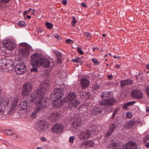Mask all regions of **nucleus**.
<instances>
[{"label": "nucleus", "mask_w": 149, "mask_h": 149, "mask_svg": "<svg viewBox=\"0 0 149 149\" xmlns=\"http://www.w3.org/2000/svg\"><path fill=\"white\" fill-rule=\"evenodd\" d=\"M42 65L45 68L56 66L53 62L49 61L43 54L38 53V67Z\"/></svg>", "instance_id": "nucleus-1"}, {"label": "nucleus", "mask_w": 149, "mask_h": 149, "mask_svg": "<svg viewBox=\"0 0 149 149\" xmlns=\"http://www.w3.org/2000/svg\"><path fill=\"white\" fill-rule=\"evenodd\" d=\"M65 92L63 88H56L52 91L50 95V100L55 102L58 101L64 95Z\"/></svg>", "instance_id": "nucleus-2"}, {"label": "nucleus", "mask_w": 149, "mask_h": 149, "mask_svg": "<svg viewBox=\"0 0 149 149\" xmlns=\"http://www.w3.org/2000/svg\"><path fill=\"white\" fill-rule=\"evenodd\" d=\"M41 86L40 87V89L39 88L38 89V96L39 95L40 93V91L41 92L42 94L40 96V97H39L38 99L39 98V100H38V112L39 111L42 109L44 108L45 107V103L46 102V99L45 97H43L44 93L42 92H43L45 88H44L43 89L41 88Z\"/></svg>", "instance_id": "nucleus-3"}, {"label": "nucleus", "mask_w": 149, "mask_h": 149, "mask_svg": "<svg viewBox=\"0 0 149 149\" xmlns=\"http://www.w3.org/2000/svg\"><path fill=\"white\" fill-rule=\"evenodd\" d=\"M19 46L20 48L21 54L23 57H26L29 54V51L31 48V47L29 45L22 43L19 45Z\"/></svg>", "instance_id": "nucleus-4"}, {"label": "nucleus", "mask_w": 149, "mask_h": 149, "mask_svg": "<svg viewBox=\"0 0 149 149\" xmlns=\"http://www.w3.org/2000/svg\"><path fill=\"white\" fill-rule=\"evenodd\" d=\"M27 70V67L23 62L18 63L15 66L14 70L18 74H22Z\"/></svg>", "instance_id": "nucleus-5"}, {"label": "nucleus", "mask_w": 149, "mask_h": 149, "mask_svg": "<svg viewBox=\"0 0 149 149\" xmlns=\"http://www.w3.org/2000/svg\"><path fill=\"white\" fill-rule=\"evenodd\" d=\"M116 100L114 98H107L104 100H102L100 101L99 103L100 106L107 107V108L112 106L115 103Z\"/></svg>", "instance_id": "nucleus-6"}, {"label": "nucleus", "mask_w": 149, "mask_h": 149, "mask_svg": "<svg viewBox=\"0 0 149 149\" xmlns=\"http://www.w3.org/2000/svg\"><path fill=\"white\" fill-rule=\"evenodd\" d=\"M37 52L34 53L31 57V64L33 67L31 69V72H37Z\"/></svg>", "instance_id": "nucleus-7"}, {"label": "nucleus", "mask_w": 149, "mask_h": 149, "mask_svg": "<svg viewBox=\"0 0 149 149\" xmlns=\"http://www.w3.org/2000/svg\"><path fill=\"white\" fill-rule=\"evenodd\" d=\"M32 85L29 82H26L23 85L22 90V95L27 96L32 89Z\"/></svg>", "instance_id": "nucleus-8"}, {"label": "nucleus", "mask_w": 149, "mask_h": 149, "mask_svg": "<svg viewBox=\"0 0 149 149\" xmlns=\"http://www.w3.org/2000/svg\"><path fill=\"white\" fill-rule=\"evenodd\" d=\"M77 97L76 94L74 92H70L68 93L66 97L64 98L65 102L68 103V102L79 100L76 99Z\"/></svg>", "instance_id": "nucleus-9"}, {"label": "nucleus", "mask_w": 149, "mask_h": 149, "mask_svg": "<svg viewBox=\"0 0 149 149\" xmlns=\"http://www.w3.org/2000/svg\"><path fill=\"white\" fill-rule=\"evenodd\" d=\"M3 44L7 49L9 50L14 49L15 47V45L12 41L10 40H4L3 42Z\"/></svg>", "instance_id": "nucleus-10"}, {"label": "nucleus", "mask_w": 149, "mask_h": 149, "mask_svg": "<svg viewBox=\"0 0 149 149\" xmlns=\"http://www.w3.org/2000/svg\"><path fill=\"white\" fill-rule=\"evenodd\" d=\"M131 95L133 97L138 99H141L143 97V93L138 89L133 90L131 93Z\"/></svg>", "instance_id": "nucleus-11"}, {"label": "nucleus", "mask_w": 149, "mask_h": 149, "mask_svg": "<svg viewBox=\"0 0 149 149\" xmlns=\"http://www.w3.org/2000/svg\"><path fill=\"white\" fill-rule=\"evenodd\" d=\"M39 127H38V131L40 132L45 131L47 127V122L44 120H40L38 122Z\"/></svg>", "instance_id": "nucleus-12"}, {"label": "nucleus", "mask_w": 149, "mask_h": 149, "mask_svg": "<svg viewBox=\"0 0 149 149\" xmlns=\"http://www.w3.org/2000/svg\"><path fill=\"white\" fill-rule=\"evenodd\" d=\"M116 123H111L109 127L108 130L106 132V134L105 137H109L113 132L116 129Z\"/></svg>", "instance_id": "nucleus-13"}, {"label": "nucleus", "mask_w": 149, "mask_h": 149, "mask_svg": "<svg viewBox=\"0 0 149 149\" xmlns=\"http://www.w3.org/2000/svg\"><path fill=\"white\" fill-rule=\"evenodd\" d=\"M63 127L62 125L60 124H57L54 125L52 128V130L53 132L55 133L62 132L63 131Z\"/></svg>", "instance_id": "nucleus-14"}, {"label": "nucleus", "mask_w": 149, "mask_h": 149, "mask_svg": "<svg viewBox=\"0 0 149 149\" xmlns=\"http://www.w3.org/2000/svg\"><path fill=\"white\" fill-rule=\"evenodd\" d=\"M70 102V103L68 104L67 107H66L67 109L69 111L75 109L78 106V105L80 103L79 100H76L75 101Z\"/></svg>", "instance_id": "nucleus-15"}, {"label": "nucleus", "mask_w": 149, "mask_h": 149, "mask_svg": "<svg viewBox=\"0 0 149 149\" xmlns=\"http://www.w3.org/2000/svg\"><path fill=\"white\" fill-rule=\"evenodd\" d=\"M104 111L102 107L100 106H96L93 108L91 111L92 115H97L101 113Z\"/></svg>", "instance_id": "nucleus-16"}, {"label": "nucleus", "mask_w": 149, "mask_h": 149, "mask_svg": "<svg viewBox=\"0 0 149 149\" xmlns=\"http://www.w3.org/2000/svg\"><path fill=\"white\" fill-rule=\"evenodd\" d=\"M124 149H137V145L135 142L130 141L125 146Z\"/></svg>", "instance_id": "nucleus-17"}, {"label": "nucleus", "mask_w": 149, "mask_h": 149, "mask_svg": "<svg viewBox=\"0 0 149 149\" xmlns=\"http://www.w3.org/2000/svg\"><path fill=\"white\" fill-rule=\"evenodd\" d=\"M137 121L134 119H132L130 121L127 122L124 125V127L125 128L129 129L132 128L135 125Z\"/></svg>", "instance_id": "nucleus-18"}, {"label": "nucleus", "mask_w": 149, "mask_h": 149, "mask_svg": "<svg viewBox=\"0 0 149 149\" xmlns=\"http://www.w3.org/2000/svg\"><path fill=\"white\" fill-rule=\"evenodd\" d=\"M81 124H82V122L81 118L77 117L74 118V121L72 124L73 126H81Z\"/></svg>", "instance_id": "nucleus-19"}, {"label": "nucleus", "mask_w": 149, "mask_h": 149, "mask_svg": "<svg viewBox=\"0 0 149 149\" xmlns=\"http://www.w3.org/2000/svg\"><path fill=\"white\" fill-rule=\"evenodd\" d=\"M31 101L36 103V104H37V90H36L33 91L31 94Z\"/></svg>", "instance_id": "nucleus-20"}, {"label": "nucleus", "mask_w": 149, "mask_h": 149, "mask_svg": "<svg viewBox=\"0 0 149 149\" xmlns=\"http://www.w3.org/2000/svg\"><path fill=\"white\" fill-rule=\"evenodd\" d=\"M93 145V142L91 140H89L82 142L81 144V147H82L84 146V148L85 146L92 147Z\"/></svg>", "instance_id": "nucleus-21"}, {"label": "nucleus", "mask_w": 149, "mask_h": 149, "mask_svg": "<svg viewBox=\"0 0 149 149\" xmlns=\"http://www.w3.org/2000/svg\"><path fill=\"white\" fill-rule=\"evenodd\" d=\"M132 81L130 79H126L120 81V82L121 87H123L129 84H132Z\"/></svg>", "instance_id": "nucleus-22"}, {"label": "nucleus", "mask_w": 149, "mask_h": 149, "mask_svg": "<svg viewBox=\"0 0 149 149\" xmlns=\"http://www.w3.org/2000/svg\"><path fill=\"white\" fill-rule=\"evenodd\" d=\"M81 82L83 88H84L88 87L90 83L89 81L85 78H83L81 79Z\"/></svg>", "instance_id": "nucleus-23"}, {"label": "nucleus", "mask_w": 149, "mask_h": 149, "mask_svg": "<svg viewBox=\"0 0 149 149\" xmlns=\"http://www.w3.org/2000/svg\"><path fill=\"white\" fill-rule=\"evenodd\" d=\"M27 104L25 102H21L18 105V107L19 108V110H24L27 107Z\"/></svg>", "instance_id": "nucleus-24"}, {"label": "nucleus", "mask_w": 149, "mask_h": 149, "mask_svg": "<svg viewBox=\"0 0 149 149\" xmlns=\"http://www.w3.org/2000/svg\"><path fill=\"white\" fill-rule=\"evenodd\" d=\"M66 102H65L64 99V100H61L55 103L54 104V106L56 108H59L63 106L65 103Z\"/></svg>", "instance_id": "nucleus-25"}, {"label": "nucleus", "mask_w": 149, "mask_h": 149, "mask_svg": "<svg viewBox=\"0 0 149 149\" xmlns=\"http://www.w3.org/2000/svg\"><path fill=\"white\" fill-rule=\"evenodd\" d=\"M7 60L4 58H0V66L4 67L7 65Z\"/></svg>", "instance_id": "nucleus-26"}, {"label": "nucleus", "mask_w": 149, "mask_h": 149, "mask_svg": "<svg viewBox=\"0 0 149 149\" xmlns=\"http://www.w3.org/2000/svg\"><path fill=\"white\" fill-rule=\"evenodd\" d=\"M91 134L90 132L87 131L84 133L82 137L84 140L88 139L90 137Z\"/></svg>", "instance_id": "nucleus-27"}, {"label": "nucleus", "mask_w": 149, "mask_h": 149, "mask_svg": "<svg viewBox=\"0 0 149 149\" xmlns=\"http://www.w3.org/2000/svg\"><path fill=\"white\" fill-rule=\"evenodd\" d=\"M31 117L33 119L36 118L37 116V106H36V109L33 111L30 115Z\"/></svg>", "instance_id": "nucleus-28"}, {"label": "nucleus", "mask_w": 149, "mask_h": 149, "mask_svg": "<svg viewBox=\"0 0 149 149\" xmlns=\"http://www.w3.org/2000/svg\"><path fill=\"white\" fill-rule=\"evenodd\" d=\"M111 94L110 92L107 91L104 92L102 93V94L101 95V97L102 98H103L105 97H106L107 98H109V96L111 95Z\"/></svg>", "instance_id": "nucleus-29"}, {"label": "nucleus", "mask_w": 149, "mask_h": 149, "mask_svg": "<svg viewBox=\"0 0 149 149\" xmlns=\"http://www.w3.org/2000/svg\"><path fill=\"white\" fill-rule=\"evenodd\" d=\"M10 100L12 104L13 105H16L19 100V99L17 96H15L13 97H12Z\"/></svg>", "instance_id": "nucleus-30"}, {"label": "nucleus", "mask_w": 149, "mask_h": 149, "mask_svg": "<svg viewBox=\"0 0 149 149\" xmlns=\"http://www.w3.org/2000/svg\"><path fill=\"white\" fill-rule=\"evenodd\" d=\"M80 95H82L81 97L82 98H84L86 99L89 98V95L88 93L84 92V93H81Z\"/></svg>", "instance_id": "nucleus-31"}, {"label": "nucleus", "mask_w": 149, "mask_h": 149, "mask_svg": "<svg viewBox=\"0 0 149 149\" xmlns=\"http://www.w3.org/2000/svg\"><path fill=\"white\" fill-rule=\"evenodd\" d=\"M12 130H6L5 131V133L8 136H11L14 134L13 131H12Z\"/></svg>", "instance_id": "nucleus-32"}, {"label": "nucleus", "mask_w": 149, "mask_h": 149, "mask_svg": "<svg viewBox=\"0 0 149 149\" xmlns=\"http://www.w3.org/2000/svg\"><path fill=\"white\" fill-rule=\"evenodd\" d=\"M135 76L136 78L137 81H141L142 78V76L141 72H139V74H138L136 75Z\"/></svg>", "instance_id": "nucleus-33"}, {"label": "nucleus", "mask_w": 149, "mask_h": 149, "mask_svg": "<svg viewBox=\"0 0 149 149\" xmlns=\"http://www.w3.org/2000/svg\"><path fill=\"white\" fill-rule=\"evenodd\" d=\"M100 85L98 84H96L93 85L92 88L94 90H97L100 89Z\"/></svg>", "instance_id": "nucleus-34"}, {"label": "nucleus", "mask_w": 149, "mask_h": 149, "mask_svg": "<svg viewBox=\"0 0 149 149\" xmlns=\"http://www.w3.org/2000/svg\"><path fill=\"white\" fill-rule=\"evenodd\" d=\"M46 27L49 29H52L53 27L52 24L48 22H47L46 23Z\"/></svg>", "instance_id": "nucleus-35"}, {"label": "nucleus", "mask_w": 149, "mask_h": 149, "mask_svg": "<svg viewBox=\"0 0 149 149\" xmlns=\"http://www.w3.org/2000/svg\"><path fill=\"white\" fill-rule=\"evenodd\" d=\"M118 109H116L113 111L112 116H111V119H113L116 116V114L118 113Z\"/></svg>", "instance_id": "nucleus-36"}, {"label": "nucleus", "mask_w": 149, "mask_h": 149, "mask_svg": "<svg viewBox=\"0 0 149 149\" xmlns=\"http://www.w3.org/2000/svg\"><path fill=\"white\" fill-rule=\"evenodd\" d=\"M19 26L24 27L26 26V24L24 22L20 21L18 24Z\"/></svg>", "instance_id": "nucleus-37"}, {"label": "nucleus", "mask_w": 149, "mask_h": 149, "mask_svg": "<svg viewBox=\"0 0 149 149\" xmlns=\"http://www.w3.org/2000/svg\"><path fill=\"white\" fill-rule=\"evenodd\" d=\"M31 81L33 84H36L37 85V79L36 77H33L31 79Z\"/></svg>", "instance_id": "nucleus-38"}, {"label": "nucleus", "mask_w": 149, "mask_h": 149, "mask_svg": "<svg viewBox=\"0 0 149 149\" xmlns=\"http://www.w3.org/2000/svg\"><path fill=\"white\" fill-rule=\"evenodd\" d=\"M3 104H0V114L3 113L4 112V107H3Z\"/></svg>", "instance_id": "nucleus-39"}, {"label": "nucleus", "mask_w": 149, "mask_h": 149, "mask_svg": "<svg viewBox=\"0 0 149 149\" xmlns=\"http://www.w3.org/2000/svg\"><path fill=\"white\" fill-rule=\"evenodd\" d=\"M136 102V101H132L130 102H127L126 104H127L128 106H129L130 105H132L135 103Z\"/></svg>", "instance_id": "nucleus-40"}, {"label": "nucleus", "mask_w": 149, "mask_h": 149, "mask_svg": "<svg viewBox=\"0 0 149 149\" xmlns=\"http://www.w3.org/2000/svg\"><path fill=\"white\" fill-rule=\"evenodd\" d=\"M65 42L68 44H71L73 43V41L70 39H66L65 40Z\"/></svg>", "instance_id": "nucleus-41"}, {"label": "nucleus", "mask_w": 149, "mask_h": 149, "mask_svg": "<svg viewBox=\"0 0 149 149\" xmlns=\"http://www.w3.org/2000/svg\"><path fill=\"white\" fill-rule=\"evenodd\" d=\"M72 18L73 19V20L72 22V24L73 26H75V24L77 21L74 17H72Z\"/></svg>", "instance_id": "nucleus-42"}, {"label": "nucleus", "mask_w": 149, "mask_h": 149, "mask_svg": "<svg viewBox=\"0 0 149 149\" xmlns=\"http://www.w3.org/2000/svg\"><path fill=\"white\" fill-rule=\"evenodd\" d=\"M92 61L94 63L95 65H98L99 64V63L98 61L96 59L93 58Z\"/></svg>", "instance_id": "nucleus-43"}, {"label": "nucleus", "mask_w": 149, "mask_h": 149, "mask_svg": "<svg viewBox=\"0 0 149 149\" xmlns=\"http://www.w3.org/2000/svg\"><path fill=\"white\" fill-rule=\"evenodd\" d=\"M55 53L56 57H61L62 56V54L60 52H55Z\"/></svg>", "instance_id": "nucleus-44"}, {"label": "nucleus", "mask_w": 149, "mask_h": 149, "mask_svg": "<svg viewBox=\"0 0 149 149\" xmlns=\"http://www.w3.org/2000/svg\"><path fill=\"white\" fill-rule=\"evenodd\" d=\"M74 136H71L70 137L69 139V141L71 143H73L74 142Z\"/></svg>", "instance_id": "nucleus-45"}, {"label": "nucleus", "mask_w": 149, "mask_h": 149, "mask_svg": "<svg viewBox=\"0 0 149 149\" xmlns=\"http://www.w3.org/2000/svg\"><path fill=\"white\" fill-rule=\"evenodd\" d=\"M84 34L85 36H86L87 37H90L89 38H88V40L90 39V37H91V33H88V32H85L84 33Z\"/></svg>", "instance_id": "nucleus-46"}, {"label": "nucleus", "mask_w": 149, "mask_h": 149, "mask_svg": "<svg viewBox=\"0 0 149 149\" xmlns=\"http://www.w3.org/2000/svg\"><path fill=\"white\" fill-rule=\"evenodd\" d=\"M32 10V9L31 8H30L29 10H26L24 12V13H23V14L24 15H26L27 14L29 13L30 11H31Z\"/></svg>", "instance_id": "nucleus-47"}, {"label": "nucleus", "mask_w": 149, "mask_h": 149, "mask_svg": "<svg viewBox=\"0 0 149 149\" xmlns=\"http://www.w3.org/2000/svg\"><path fill=\"white\" fill-rule=\"evenodd\" d=\"M54 36L56 39L58 40H60L61 39V37L59 35L57 34H54Z\"/></svg>", "instance_id": "nucleus-48"}, {"label": "nucleus", "mask_w": 149, "mask_h": 149, "mask_svg": "<svg viewBox=\"0 0 149 149\" xmlns=\"http://www.w3.org/2000/svg\"><path fill=\"white\" fill-rule=\"evenodd\" d=\"M77 51L79 53L81 54H83L84 52L82 51L81 49L79 48H78L77 49Z\"/></svg>", "instance_id": "nucleus-49"}, {"label": "nucleus", "mask_w": 149, "mask_h": 149, "mask_svg": "<svg viewBox=\"0 0 149 149\" xmlns=\"http://www.w3.org/2000/svg\"><path fill=\"white\" fill-rule=\"evenodd\" d=\"M56 58L57 59V61L56 62L61 63L62 61V58L60 57H56Z\"/></svg>", "instance_id": "nucleus-50"}, {"label": "nucleus", "mask_w": 149, "mask_h": 149, "mask_svg": "<svg viewBox=\"0 0 149 149\" xmlns=\"http://www.w3.org/2000/svg\"><path fill=\"white\" fill-rule=\"evenodd\" d=\"M127 117L129 118H131L132 117V115L130 113H127Z\"/></svg>", "instance_id": "nucleus-51"}, {"label": "nucleus", "mask_w": 149, "mask_h": 149, "mask_svg": "<svg viewBox=\"0 0 149 149\" xmlns=\"http://www.w3.org/2000/svg\"><path fill=\"white\" fill-rule=\"evenodd\" d=\"M11 0H1V1H0L1 2L5 3L9 2Z\"/></svg>", "instance_id": "nucleus-52"}, {"label": "nucleus", "mask_w": 149, "mask_h": 149, "mask_svg": "<svg viewBox=\"0 0 149 149\" xmlns=\"http://www.w3.org/2000/svg\"><path fill=\"white\" fill-rule=\"evenodd\" d=\"M51 115H52V117L53 118H55V116H57V113L56 112H55V113H51Z\"/></svg>", "instance_id": "nucleus-53"}, {"label": "nucleus", "mask_w": 149, "mask_h": 149, "mask_svg": "<svg viewBox=\"0 0 149 149\" xmlns=\"http://www.w3.org/2000/svg\"><path fill=\"white\" fill-rule=\"evenodd\" d=\"M146 91L147 95L149 97V86L146 87Z\"/></svg>", "instance_id": "nucleus-54"}, {"label": "nucleus", "mask_w": 149, "mask_h": 149, "mask_svg": "<svg viewBox=\"0 0 149 149\" xmlns=\"http://www.w3.org/2000/svg\"><path fill=\"white\" fill-rule=\"evenodd\" d=\"M78 59H78H72L71 61L72 62H76L77 63H78V62H79V61L78 60Z\"/></svg>", "instance_id": "nucleus-55"}, {"label": "nucleus", "mask_w": 149, "mask_h": 149, "mask_svg": "<svg viewBox=\"0 0 149 149\" xmlns=\"http://www.w3.org/2000/svg\"><path fill=\"white\" fill-rule=\"evenodd\" d=\"M107 76L110 80L111 79L113 78V76L111 75H107Z\"/></svg>", "instance_id": "nucleus-56"}, {"label": "nucleus", "mask_w": 149, "mask_h": 149, "mask_svg": "<svg viewBox=\"0 0 149 149\" xmlns=\"http://www.w3.org/2000/svg\"><path fill=\"white\" fill-rule=\"evenodd\" d=\"M127 104L125 103L123 106V109H128V108L127 107L128 106L127 105Z\"/></svg>", "instance_id": "nucleus-57"}, {"label": "nucleus", "mask_w": 149, "mask_h": 149, "mask_svg": "<svg viewBox=\"0 0 149 149\" xmlns=\"http://www.w3.org/2000/svg\"><path fill=\"white\" fill-rule=\"evenodd\" d=\"M41 140L42 141H45L47 140V139L44 137H41L40 138Z\"/></svg>", "instance_id": "nucleus-58"}, {"label": "nucleus", "mask_w": 149, "mask_h": 149, "mask_svg": "<svg viewBox=\"0 0 149 149\" xmlns=\"http://www.w3.org/2000/svg\"><path fill=\"white\" fill-rule=\"evenodd\" d=\"M62 3L64 5H66L67 3V1L66 0H63L62 1Z\"/></svg>", "instance_id": "nucleus-59"}, {"label": "nucleus", "mask_w": 149, "mask_h": 149, "mask_svg": "<svg viewBox=\"0 0 149 149\" xmlns=\"http://www.w3.org/2000/svg\"><path fill=\"white\" fill-rule=\"evenodd\" d=\"M81 6L84 7H87V5L84 3H82L81 4Z\"/></svg>", "instance_id": "nucleus-60"}, {"label": "nucleus", "mask_w": 149, "mask_h": 149, "mask_svg": "<svg viewBox=\"0 0 149 149\" xmlns=\"http://www.w3.org/2000/svg\"><path fill=\"white\" fill-rule=\"evenodd\" d=\"M117 144V143L116 142L114 143L113 144V146L114 148H116L117 149H118V148L116 147L117 146H118Z\"/></svg>", "instance_id": "nucleus-61"}, {"label": "nucleus", "mask_w": 149, "mask_h": 149, "mask_svg": "<svg viewBox=\"0 0 149 149\" xmlns=\"http://www.w3.org/2000/svg\"><path fill=\"white\" fill-rule=\"evenodd\" d=\"M145 146L147 148H149V142H148L145 145Z\"/></svg>", "instance_id": "nucleus-62"}, {"label": "nucleus", "mask_w": 149, "mask_h": 149, "mask_svg": "<svg viewBox=\"0 0 149 149\" xmlns=\"http://www.w3.org/2000/svg\"><path fill=\"white\" fill-rule=\"evenodd\" d=\"M78 60L79 62H78V63H83V61L80 58L78 59Z\"/></svg>", "instance_id": "nucleus-63"}, {"label": "nucleus", "mask_w": 149, "mask_h": 149, "mask_svg": "<svg viewBox=\"0 0 149 149\" xmlns=\"http://www.w3.org/2000/svg\"><path fill=\"white\" fill-rule=\"evenodd\" d=\"M146 111L147 112H149V107H147L146 109Z\"/></svg>", "instance_id": "nucleus-64"}]
</instances>
